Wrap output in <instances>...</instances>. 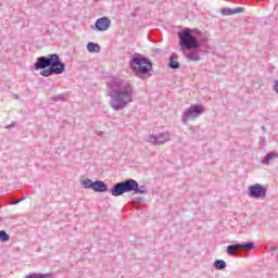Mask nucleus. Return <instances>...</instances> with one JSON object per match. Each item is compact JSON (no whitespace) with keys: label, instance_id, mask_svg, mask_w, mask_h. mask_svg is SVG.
<instances>
[{"label":"nucleus","instance_id":"f257e3e1","mask_svg":"<svg viewBox=\"0 0 278 278\" xmlns=\"http://www.w3.org/2000/svg\"><path fill=\"white\" fill-rule=\"evenodd\" d=\"M106 86L110 88V105L115 112L125 110L129 103H134L136 89H134L131 81L123 78H114L113 80L108 81Z\"/></svg>","mask_w":278,"mask_h":278},{"label":"nucleus","instance_id":"f03ea898","mask_svg":"<svg viewBox=\"0 0 278 278\" xmlns=\"http://www.w3.org/2000/svg\"><path fill=\"white\" fill-rule=\"evenodd\" d=\"M35 71H41V77H51V75H62L66 71V64L60 59V54H49L39 56L34 64Z\"/></svg>","mask_w":278,"mask_h":278},{"label":"nucleus","instance_id":"7ed1b4c3","mask_svg":"<svg viewBox=\"0 0 278 278\" xmlns=\"http://www.w3.org/2000/svg\"><path fill=\"white\" fill-rule=\"evenodd\" d=\"M178 45L182 51H197L201 49V41L192 33L191 28H185L178 33Z\"/></svg>","mask_w":278,"mask_h":278},{"label":"nucleus","instance_id":"20e7f679","mask_svg":"<svg viewBox=\"0 0 278 278\" xmlns=\"http://www.w3.org/2000/svg\"><path fill=\"white\" fill-rule=\"evenodd\" d=\"M130 68H132L134 73H136L137 76L148 75V73H151V71H153V63L151 62V60L142 56V54L136 53L130 59Z\"/></svg>","mask_w":278,"mask_h":278},{"label":"nucleus","instance_id":"39448f33","mask_svg":"<svg viewBox=\"0 0 278 278\" xmlns=\"http://www.w3.org/2000/svg\"><path fill=\"white\" fill-rule=\"evenodd\" d=\"M255 249L254 242H242L230 244L227 247V254L228 255H242L243 251H253Z\"/></svg>","mask_w":278,"mask_h":278},{"label":"nucleus","instance_id":"423d86ee","mask_svg":"<svg viewBox=\"0 0 278 278\" xmlns=\"http://www.w3.org/2000/svg\"><path fill=\"white\" fill-rule=\"evenodd\" d=\"M203 112H205L203 104H193L184 112L182 121L186 123V121H190V118H199Z\"/></svg>","mask_w":278,"mask_h":278},{"label":"nucleus","instance_id":"0eeeda50","mask_svg":"<svg viewBox=\"0 0 278 278\" xmlns=\"http://www.w3.org/2000/svg\"><path fill=\"white\" fill-rule=\"evenodd\" d=\"M126 192H131V179L117 182L111 189L112 197H123Z\"/></svg>","mask_w":278,"mask_h":278},{"label":"nucleus","instance_id":"6e6552de","mask_svg":"<svg viewBox=\"0 0 278 278\" xmlns=\"http://www.w3.org/2000/svg\"><path fill=\"white\" fill-rule=\"evenodd\" d=\"M267 189L260 184H255L249 187L248 195L250 199H266Z\"/></svg>","mask_w":278,"mask_h":278},{"label":"nucleus","instance_id":"1a4fd4ad","mask_svg":"<svg viewBox=\"0 0 278 278\" xmlns=\"http://www.w3.org/2000/svg\"><path fill=\"white\" fill-rule=\"evenodd\" d=\"M172 139L173 136L170 135V132L164 131L159 135H150L149 142H151V144L160 146L166 144V142H170Z\"/></svg>","mask_w":278,"mask_h":278},{"label":"nucleus","instance_id":"9d476101","mask_svg":"<svg viewBox=\"0 0 278 278\" xmlns=\"http://www.w3.org/2000/svg\"><path fill=\"white\" fill-rule=\"evenodd\" d=\"M96 29L97 31H108L110 27H112V21L108 17H100L96 21Z\"/></svg>","mask_w":278,"mask_h":278},{"label":"nucleus","instance_id":"9b49d317","mask_svg":"<svg viewBox=\"0 0 278 278\" xmlns=\"http://www.w3.org/2000/svg\"><path fill=\"white\" fill-rule=\"evenodd\" d=\"M130 192H134L135 194H149L147 187L138 185L134 179H130Z\"/></svg>","mask_w":278,"mask_h":278},{"label":"nucleus","instance_id":"f8f14e48","mask_svg":"<svg viewBox=\"0 0 278 278\" xmlns=\"http://www.w3.org/2000/svg\"><path fill=\"white\" fill-rule=\"evenodd\" d=\"M242 10L243 9L241 7L235 9L224 8L220 10V14H223V16H233V14H240Z\"/></svg>","mask_w":278,"mask_h":278},{"label":"nucleus","instance_id":"ddd939ff","mask_svg":"<svg viewBox=\"0 0 278 278\" xmlns=\"http://www.w3.org/2000/svg\"><path fill=\"white\" fill-rule=\"evenodd\" d=\"M108 190V185L103 180L93 181V192H105Z\"/></svg>","mask_w":278,"mask_h":278},{"label":"nucleus","instance_id":"4468645a","mask_svg":"<svg viewBox=\"0 0 278 278\" xmlns=\"http://www.w3.org/2000/svg\"><path fill=\"white\" fill-rule=\"evenodd\" d=\"M179 55L173 53L169 58V63L168 66L169 68H173L174 71H177V68H179L180 64H179Z\"/></svg>","mask_w":278,"mask_h":278},{"label":"nucleus","instance_id":"2eb2a0df","mask_svg":"<svg viewBox=\"0 0 278 278\" xmlns=\"http://www.w3.org/2000/svg\"><path fill=\"white\" fill-rule=\"evenodd\" d=\"M275 159H278V153L269 152L264 156L262 164H264V166H268V164H270Z\"/></svg>","mask_w":278,"mask_h":278},{"label":"nucleus","instance_id":"dca6fc26","mask_svg":"<svg viewBox=\"0 0 278 278\" xmlns=\"http://www.w3.org/2000/svg\"><path fill=\"white\" fill-rule=\"evenodd\" d=\"M87 50L89 53H99L101 51V46L91 41L87 43Z\"/></svg>","mask_w":278,"mask_h":278},{"label":"nucleus","instance_id":"f3484780","mask_svg":"<svg viewBox=\"0 0 278 278\" xmlns=\"http://www.w3.org/2000/svg\"><path fill=\"white\" fill-rule=\"evenodd\" d=\"M214 268H216V270H225V268H227V263L223 260H216L214 262Z\"/></svg>","mask_w":278,"mask_h":278},{"label":"nucleus","instance_id":"a211bd4d","mask_svg":"<svg viewBox=\"0 0 278 278\" xmlns=\"http://www.w3.org/2000/svg\"><path fill=\"white\" fill-rule=\"evenodd\" d=\"M187 60H190L191 62H199L201 60V55L197 52H192L186 55Z\"/></svg>","mask_w":278,"mask_h":278},{"label":"nucleus","instance_id":"6ab92c4d","mask_svg":"<svg viewBox=\"0 0 278 278\" xmlns=\"http://www.w3.org/2000/svg\"><path fill=\"white\" fill-rule=\"evenodd\" d=\"M83 186L86 190H93L94 189V181L91 179H86L83 181Z\"/></svg>","mask_w":278,"mask_h":278},{"label":"nucleus","instance_id":"aec40b11","mask_svg":"<svg viewBox=\"0 0 278 278\" xmlns=\"http://www.w3.org/2000/svg\"><path fill=\"white\" fill-rule=\"evenodd\" d=\"M68 100V93H61L52 98V101H67Z\"/></svg>","mask_w":278,"mask_h":278},{"label":"nucleus","instance_id":"412c9836","mask_svg":"<svg viewBox=\"0 0 278 278\" xmlns=\"http://www.w3.org/2000/svg\"><path fill=\"white\" fill-rule=\"evenodd\" d=\"M10 235L5 230H0V241L2 242H9Z\"/></svg>","mask_w":278,"mask_h":278},{"label":"nucleus","instance_id":"4be33fe9","mask_svg":"<svg viewBox=\"0 0 278 278\" xmlns=\"http://www.w3.org/2000/svg\"><path fill=\"white\" fill-rule=\"evenodd\" d=\"M21 201H23V198L22 199H13V205H18V203H21Z\"/></svg>","mask_w":278,"mask_h":278},{"label":"nucleus","instance_id":"5701e85b","mask_svg":"<svg viewBox=\"0 0 278 278\" xmlns=\"http://www.w3.org/2000/svg\"><path fill=\"white\" fill-rule=\"evenodd\" d=\"M274 91L278 94V80L275 81Z\"/></svg>","mask_w":278,"mask_h":278},{"label":"nucleus","instance_id":"b1692460","mask_svg":"<svg viewBox=\"0 0 278 278\" xmlns=\"http://www.w3.org/2000/svg\"><path fill=\"white\" fill-rule=\"evenodd\" d=\"M153 53H162V49H160V48H154V49H153Z\"/></svg>","mask_w":278,"mask_h":278},{"label":"nucleus","instance_id":"393cba45","mask_svg":"<svg viewBox=\"0 0 278 278\" xmlns=\"http://www.w3.org/2000/svg\"><path fill=\"white\" fill-rule=\"evenodd\" d=\"M1 220H3V218L0 216V223H1Z\"/></svg>","mask_w":278,"mask_h":278},{"label":"nucleus","instance_id":"a878e982","mask_svg":"<svg viewBox=\"0 0 278 278\" xmlns=\"http://www.w3.org/2000/svg\"><path fill=\"white\" fill-rule=\"evenodd\" d=\"M12 126H8V129H11Z\"/></svg>","mask_w":278,"mask_h":278}]
</instances>
